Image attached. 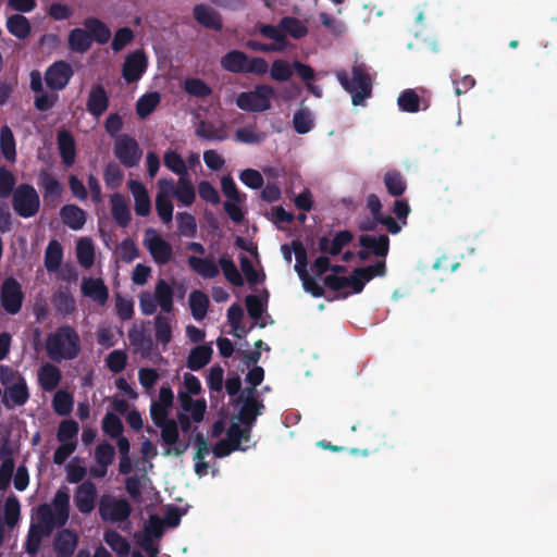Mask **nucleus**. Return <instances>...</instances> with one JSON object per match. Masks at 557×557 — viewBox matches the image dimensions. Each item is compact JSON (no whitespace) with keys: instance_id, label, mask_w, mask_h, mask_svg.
Wrapping results in <instances>:
<instances>
[{"instance_id":"1","label":"nucleus","mask_w":557,"mask_h":557,"mask_svg":"<svg viewBox=\"0 0 557 557\" xmlns=\"http://www.w3.org/2000/svg\"><path fill=\"white\" fill-rule=\"evenodd\" d=\"M47 356L54 362L73 360L81 352V337L71 325H61L48 334L46 339Z\"/></svg>"},{"instance_id":"2","label":"nucleus","mask_w":557,"mask_h":557,"mask_svg":"<svg viewBox=\"0 0 557 557\" xmlns=\"http://www.w3.org/2000/svg\"><path fill=\"white\" fill-rule=\"evenodd\" d=\"M336 78L343 88L351 95V101L355 106L362 104L364 99L372 94V79L363 63L355 62L350 78L347 72L343 70L336 72Z\"/></svg>"},{"instance_id":"3","label":"nucleus","mask_w":557,"mask_h":557,"mask_svg":"<svg viewBox=\"0 0 557 557\" xmlns=\"http://www.w3.org/2000/svg\"><path fill=\"white\" fill-rule=\"evenodd\" d=\"M160 307L162 314H170L174 310V290L163 278H159L154 292H141L139 295V308L143 314L151 315Z\"/></svg>"},{"instance_id":"4","label":"nucleus","mask_w":557,"mask_h":557,"mask_svg":"<svg viewBox=\"0 0 557 557\" xmlns=\"http://www.w3.org/2000/svg\"><path fill=\"white\" fill-rule=\"evenodd\" d=\"M221 67L233 74L264 75L269 71V64L264 58H249L242 50H230L220 60Z\"/></svg>"},{"instance_id":"5","label":"nucleus","mask_w":557,"mask_h":557,"mask_svg":"<svg viewBox=\"0 0 557 557\" xmlns=\"http://www.w3.org/2000/svg\"><path fill=\"white\" fill-rule=\"evenodd\" d=\"M12 208L20 218L35 216L40 210V197L36 188L28 183L17 185L12 195Z\"/></svg>"},{"instance_id":"6","label":"nucleus","mask_w":557,"mask_h":557,"mask_svg":"<svg viewBox=\"0 0 557 557\" xmlns=\"http://www.w3.org/2000/svg\"><path fill=\"white\" fill-rule=\"evenodd\" d=\"M275 89L267 84L257 85L251 91H243L236 98L239 109L247 112H264L271 108Z\"/></svg>"},{"instance_id":"7","label":"nucleus","mask_w":557,"mask_h":557,"mask_svg":"<svg viewBox=\"0 0 557 557\" xmlns=\"http://www.w3.org/2000/svg\"><path fill=\"white\" fill-rule=\"evenodd\" d=\"M132 506L125 498L102 495L99 502V515L107 522H123L129 518Z\"/></svg>"},{"instance_id":"8","label":"nucleus","mask_w":557,"mask_h":557,"mask_svg":"<svg viewBox=\"0 0 557 557\" xmlns=\"http://www.w3.org/2000/svg\"><path fill=\"white\" fill-rule=\"evenodd\" d=\"M258 29L263 37L272 39L273 42L263 44L257 40H248L246 47L250 50L260 52H282L287 48V38L280 28L271 24H261Z\"/></svg>"},{"instance_id":"9","label":"nucleus","mask_w":557,"mask_h":557,"mask_svg":"<svg viewBox=\"0 0 557 557\" xmlns=\"http://www.w3.org/2000/svg\"><path fill=\"white\" fill-rule=\"evenodd\" d=\"M114 156L125 168H135L140 162L143 151L137 140L127 135H120L114 144Z\"/></svg>"},{"instance_id":"10","label":"nucleus","mask_w":557,"mask_h":557,"mask_svg":"<svg viewBox=\"0 0 557 557\" xmlns=\"http://www.w3.org/2000/svg\"><path fill=\"white\" fill-rule=\"evenodd\" d=\"M24 298L22 286L16 278L10 276L2 282L0 302L7 313L17 314L22 309Z\"/></svg>"},{"instance_id":"11","label":"nucleus","mask_w":557,"mask_h":557,"mask_svg":"<svg viewBox=\"0 0 557 557\" xmlns=\"http://www.w3.org/2000/svg\"><path fill=\"white\" fill-rule=\"evenodd\" d=\"M148 67V58L143 49H137L125 57L122 77L127 84L137 83Z\"/></svg>"},{"instance_id":"12","label":"nucleus","mask_w":557,"mask_h":557,"mask_svg":"<svg viewBox=\"0 0 557 557\" xmlns=\"http://www.w3.org/2000/svg\"><path fill=\"white\" fill-rule=\"evenodd\" d=\"M73 74L71 64L63 60L55 61L46 70L45 82L51 90L60 91L67 86Z\"/></svg>"},{"instance_id":"13","label":"nucleus","mask_w":557,"mask_h":557,"mask_svg":"<svg viewBox=\"0 0 557 557\" xmlns=\"http://www.w3.org/2000/svg\"><path fill=\"white\" fill-rule=\"evenodd\" d=\"M144 243L156 263L161 265L169 263L173 255L172 246L154 230L146 231Z\"/></svg>"},{"instance_id":"14","label":"nucleus","mask_w":557,"mask_h":557,"mask_svg":"<svg viewBox=\"0 0 557 557\" xmlns=\"http://www.w3.org/2000/svg\"><path fill=\"white\" fill-rule=\"evenodd\" d=\"M367 275L357 273V269H355L348 277L339 276V275H326L323 280L324 285L334 290L339 292L346 287H351L352 293L359 294L363 290L366 283L369 280H364Z\"/></svg>"},{"instance_id":"15","label":"nucleus","mask_w":557,"mask_h":557,"mask_svg":"<svg viewBox=\"0 0 557 557\" xmlns=\"http://www.w3.org/2000/svg\"><path fill=\"white\" fill-rule=\"evenodd\" d=\"M98 492L96 484L90 481L82 482L74 493V504L81 513L88 515L96 507Z\"/></svg>"},{"instance_id":"16","label":"nucleus","mask_w":557,"mask_h":557,"mask_svg":"<svg viewBox=\"0 0 557 557\" xmlns=\"http://www.w3.org/2000/svg\"><path fill=\"white\" fill-rule=\"evenodd\" d=\"M38 185L42 189L46 206L55 208L63 194V185L50 173L42 171L38 177Z\"/></svg>"},{"instance_id":"17","label":"nucleus","mask_w":557,"mask_h":557,"mask_svg":"<svg viewBox=\"0 0 557 557\" xmlns=\"http://www.w3.org/2000/svg\"><path fill=\"white\" fill-rule=\"evenodd\" d=\"M354 235L350 231H339L331 240L327 236H321L318 240V249L321 253L337 256L343 248L351 243Z\"/></svg>"},{"instance_id":"18","label":"nucleus","mask_w":557,"mask_h":557,"mask_svg":"<svg viewBox=\"0 0 557 557\" xmlns=\"http://www.w3.org/2000/svg\"><path fill=\"white\" fill-rule=\"evenodd\" d=\"M195 21L205 28L221 32L223 21L221 14L207 4H196L193 9Z\"/></svg>"},{"instance_id":"19","label":"nucleus","mask_w":557,"mask_h":557,"mask_svg":"<svg viewBox=\"0 0 557 557\" xmlns=\"http://www.w3.org/2000/svg\"><path fill=\"white\" fill-rule=\"evenodd\" d=\"M57 145L64 166H72L76 159V143L72 133L66 129L59 131L57 134Z\"/></svg>"},{"instance_id":"20","label":"nucleus","mask_w":557,"mask_h":557,"mask_svg":"<svg viewBox=\"0 0 557 557\" xmlns=\"http://www.w3.org/2000/svg\"><path fill=\"white\" fill-rule=\"evenodd\" d=\"M77 544V534L70 529H62L54 536L53 549L58 557H72Z\"/></svg>"},{"instance_id":"21","label":"nucleus","mask_w":557,"mask_h":557,"mask_svg":"<svg viewBox=\"0 0 557 557\" xmlns=\"http://www.w3.org/2000/svg\"><path fill=\"white\" fill-rule=\"evenodd\" d=\"M28 398L29 392L26 381L23 376H18L15 383L7 387L2 403L7 408L11 409L14 406H24Z\"/></svg>"},{"instance_id":"22","label":"nucleus","mask_w":557,"mask_h":557,"mask_svg":"<svg viewBox=\"0 0 557 557\" xmlns=\"http://www.w3.org/2000/svg\"><path fill=\"white\" fill-rule=\"evenodd\" d=\"M109 96L101 84L91 87L87 99V111L95 117L101 116L109 108Z\"/></svg>"},{"instance_id":"23","label":"nucleus","mask_w":557,"mask_h":557,"mask_svg":"<svg viewBox=\"0 0 557 557\" xmlns=\"http://www.w3.org/2000/svg\"><path fill=\"white\" fill-rule=\"evenodd\" d=\"M81 289L85 297L97 301L99 305H104L108 301L109 289L101 278L85 277Z\"/></svg>"},{"instance_id":"24","label":"nucleus","mask_w":557,"mask_h":557,"mask_svg":"<svg viewBox=\"0 0 557 557\" xmlns=\"http://www.w3.org/2000/svg\"><path fill=\"white\" fill-rule=\"evenodd\" d=\"M128 188L135 200V213L139 216L148 215L151 210V201L144 184L138 181L131 180L128 182Z\"/></svg>"},{"instance_id":"25","label":"nucleus","mask_w":557,"mask_h":557,"mask_svg":"<svg viewBox=\"0 0 557 557\" xmlns=\"http://www.w3.org/2000/svg\"><path fill=\"white\" fill-rule=\"evenodd\" d=\"M110 205L115 223L121 227H126L132 220V214L125 197L117 193L113 194L110 197Z\"/></svg>"},{"instance_id":"26","label":"nucleus","mask_w":557,"mask_h":557,"mask_svg":"<svg viewBox=\"0 0 557 557\" xmlns=\"http://www.w3.org/2000/svg\"><path fill=\"white\" fill-rule=\"evenodd\" d=\"M359 245L379 258H385L389 251V238L385 234L380 236L361 235Z\"/></svg>"},{"instance_id":"27","label":"nucleus","mask_w":557,"mask_h":557,"mask_svg":"<svg viewBox=\"0 0 557 557\" xmlns=\"http://www.w3.org/2000/svg\"><path fill=\"white\" fill-rule=\"evenodd\" d=\"M62 373L60 369L49 362L44 363L38 370V383L45 392L54 391L60 384Z\"/></svg>"},{"instance_id":"28","label":"nucleus","mask_w":557,"mask_h":557,"mask_svg":"<svg viewBox=\"0 0 557 557\" xmlns=\"http://www.w3.org/2000/svg\"><path fill=\"white\" fill-rule=\"evenodd\" d=\"M212 354L213 350L209 344L198 345L189 351L186 367L191 371H199L211 361Z\"/></svg>"},{"instance_id":"29","label":"nucleus","mask_w":557,"mask_h":557,"mask_svg":"<svg viewBox=\"0 0 557 557\" xmlns=\"http://www.w3.org/2000/svg\"><path fill=\"white\" fill-rule=\"evenodd\" d=\"M62 222L71 230H82L86 223V212L76 205H64L60 210Z\"/></svg>"},{"instance_id":"30","label":"nucleus","mask_w":557,"mask_h":557,"mask_svg":"<svg viewBox=\"0 0 557 557\" xmlns=\"http://www.w3.org/2000/svg\"><path fill=\"white\" fill-rule=\"evenodd\" d=\"M83 25L90 34L91 42L96 41L99 45H106L110 40L112 35L111 29L101 20L94 16L86 17Z\"/></svg>"},{"instance_id":"31","label":"nucleus","mask_w":557,"mask_h":557,"mask_svg":"<svg viewBox=\"0 0 557 557\" xmlns=\"http://www.w3.org/2000/svg\"><path fill=\"white\" fill-rule=\"evenodd\" d=\"M178 400L184 412H189L194 422L199 423L203 420L206 412V401L203 399L194 400L188 393H178Z\"/></svg>"},{"instance_id":"32","label":"nucleus","mask_w":557,"mask_h":557,"mask_svg":"<svg viewBox=\"0 0 557 557\" xmlns=\"http://www.w3.org/2000/svg\"><path fill=\"white\" fill-rule=\"evenodd\" d=\"M91 37L87 29L74 28L70 32L67 38L69 49L76 53H85L91 48Z\"/></svg>"},{"instance_id":"33","label":"nucleus","mask_w":557,"mask_h":557,"mask_svg":"<svg viewBox=\"0 0 557 557\" xmlns=\"http://www.w3.org/2000/svg\"><path fill=\"white\" fill-rule=\"evenodd\" d=\"M53 306L58 313L70 315L76 311V301L69 288L59 289L52 297Z\"/></svg>"},{"instance_id":"34","label":"nucleus","mask_w":557,"mask_h":557,"mask_svg":"<svg viewBox=\"0 0 557 557\" xmlns=\"http://www.w3.org/2000/svg\"><path fill=\"white\" fill-rule=\"evenodd\" d=\"M62 259V245L55 239L50 240L45 251V267L47 271L50 273L57 272L61 268Z\"/></svg>"},{"instance_id":"35","label":"nucleus","mask_w":557,"mask_h":557,"mask_svg":"<svg viewBox=\"0 0 557 557\" xmlns=\"http://www.w3.org/2000/svg\"><path fill=\"white\" fill-rule=\"evenodd\" d=\"M188 264L197 274L205 278H214L219 275V268L214 261L208 258H200L190 256L188 258Z\"/></svg>"},{"instance_id":"36","label":"nucleus","mask_w":557,"mask_h":557,"mask_svg":"<svg viewBox=\"0 0 557 557\" xmlns=\"http://www.w3.org/2000/svg\"><path fill=\"white\" fill-rule=\"evenodd\" d=\"M242 404L237 418L243 424L250 429L257 417L261 414L264 406L262 401L251 399Z\"/></svg>"},{"instance_id":"37","label":"nucleus","mask_w":557,"mask_h":557,"mask_svg":"<svg viewBox=\"0 0 557 557\" xmlns=\"http://www.w3.org/2000/svg\"><path fill=\"white\" fill-rule=\"evenodd\" d=\"M7 28L11 35L18 39H25L32 33L29 21L22 14L9 16L7 20Z\"/></svg>"},{"instance_id":"38","label":"nucleus","mask_w":557,"mask_h":557,"mask_svg":"<svg viewBox=\"0 0 557 557\" xmlns=\"http://www.w3.org/2000/svg\"><path fill=\"white\" fill-rule=\"evenodd\" d=\"M104 542L119 557H127L131 552L129 542L115 530H107L103 534Z\"/></svg>"},{"instance_id":"39","label":"nucleus","mask_w":557,"mask_h":557,"mask_svg":"<svg viewBox=\"0 0 557 557\" xmlns=\"http://www.w3.org/2000/svg\"><path fill=\"white\" fill-rule=\"evenodd\" d=\"M209 297L202 290H193L189 295V307L193 317L200 321L202 320L208 311Z\"/></svg>"},{"instance_id":"40","label":"nucleus","mask_w":557,"mask_h":557,"mask_svg":"<svg viewBox=\"0 0 557 557\" xmlns=\"http://www.w3.org/2000/svg\"><path fill=\"white\" fill-rule=\"evenodd\" d=\"M283 34L290 35L295 39L304 38L308 34L307 26L298 18L293 16H285L280 21L278 26Z\"/></svg>"},{"instance_id":"41","label":"nucleus","mask_w":557,"mask_h":557,"mask_svg":"<svg viewBox=\"0 0 557 557\" xmlns=\"http://www.w3.org/2000/svg\"><path fill=\"white\" fill-rule=\"evenodd\" d=\"M161 101V96L157 91L148 92L139 97L136 102V113L140 119L150 115Z\"/></svg>"},{"instance_id":"42","label":"nucleus","mask_w":557,"mask_h":557,"mask_svg":"<svg viewBox=\"0 0 557 557\" xmlns=\"http://www.w3.org/2000/svg\"><path fill=\"white\" fill-rule=\"evenodd\" d=\"M76 257L78 263L85 268L89 269L92 267L95 261V249L90 238L83 237L76 244Z\"/></svg>"},{"instance_id":"43","label":"nucleus","mask_w":557,"mask_h":557,"mask_svg":"<svg viewBox=\"0 0 557 557\" xmlns=\"http://www.w3.org/2000/svg\"><path fill=\"white\" fill-rule=\"evenodd\" d=\"M196 135L207 140L223 141L227 138V134L223 127H215L212 123L200 121L195 131Z\"/></svg>"},{"instance_id":"44","label":"nucleus","mask_w":557,"mask_h":557,"mask_svg":"<svg viewBox=\"0 0 557 557\" xmlns=\"http://www.w3.org/2000/svg\"><path fill=\"white\" fill-rule=\"evenodd\" d=\"M0 149L9 162H14L16 159L15 139L11 128L7 125L2 126L0 131Z\"/></svg>"},{"instance_id":"45","label":"nucleus","mask_w":557,"mask_h":557,"mask_svg":"<svg viewBox=\"0 0 557 557\" xmlns=\"http://www.w3.org/2000/svg\"><path fill=\"white\" fill-rule=\"evenodd\" d=\"M154 336L158 343L168 345L172 341V327L170 319L162 313H159L154 318Z\"/></svg>"},{"instance_id":"46","label":"nucleus","mask_w":557,"mask_h":557,"mask_svg":"<svg viewBox=\"0 0 557 557\" xmlns=\"http://www.w3.org/2000/svg\"><path fill=\"white\" fill-rule=\"evenodd\" d=\"M219 264L227 282L236 287L244 285V278L231 258L226 256L220 257Z\"/></svg>"},{"instance_id":"47","label":"nucleus","mask_w":557,"mask_h":557,"mask_svg":"<svg viewBox=\"0 0 557 557\" xmlns=\"http://www.w3.org/2000/svg\"><path fill=\"white\" fill-rule=\"evenodd\" d=\"M421 98L414 89H405L397 99L399 109L404 112L416 113L420 110Z\"/></svg>"},{"instance_id":"48","label":"nucleus","mask_w":557,"mask_h":557,"mask_svg":"<svg viewBox=\"0 0 557 557\" xmlns=\"http://www.w3.org/2000/svg\"><path fill=\"white\" fill-rule=\"evenodd\" d=\"M73 396L66 391H58L52 399V407L57 414L69 416L73 409Z\"/></svg>"},{"instance_id":"49","label":"nucleus","mask_w":557,"mask_h":557,"mask_svg":"<svg viewBox=\"0 0 557 557\" xmlns=\"http://www.w3.org/2000/svg\"><path fill=\"white\" fill-rule=\"evenodd\" d=\"M50 534L46 533V530L32 524L24 545L26 553L35 556L39 552L42 539Z\"/></svg>"},{"instance_id":"50","label":"nucleus","mask_w":557,"mask_h":557,"mask_svg":"<svg viewBox=\"0 0 557 557\" xmlns=\"http://www.w3.org/2000/svg\"><path fill=\"white\" fill-rule=\"evenodd\" d=\"M384 184L389 195L401 196L406 190V182L403 175L396 171H389L384 175Z\"/></svg>"},{"instance_id":"51","label":"nucleus","mask_w":557,"mask_h":557,"mask_svg":"<svg viewBox=\"0 0 557 557\" xmlns=\"http://www.w3.org/2000/svg\"><path fill=\"white\" fill-rule=\"evenodd\" d=\"M37 523L34 524L40 529L46 530V533H51L55 528L54 513L50 505L41 504L37 508Z\"/></svg>"},{"instance_id":"52","label":"nucleus","mask_w":557,"mask_h":557,"mask_svg":"<svg viewBox=\"0 0 557 557\" xmlns=\"http://www.w3.org/2000/svg\"><path fill=\"white\" fill-rule=\"evenodd\" d=\"M177 228L182 236L195 237L197 234V223L193 214L188 212H178L176 214Z\"/></svg>"},{"instance_id":"53","label":"nucleus","mask_w":557,"mask_h":557,"mask_svg":"<svg viewBox=\"0 0 557 557\" xmlns=\"http://www.w3.org/2000/svg\"><path fill=\"white\" fill-rule=\"evenodd\" d=\"M128 339L134 347L141 350L150 351L152 348V339L149 335L146 334L144 327H137L134 325L128 331Z\"/></svg>"},{"instance_id":"54","label":"nucleus","mask_w":557,"mask_h":557,"mask_svg":"<svg viewBox=\"0 0 557 557\" xmlns=\"http://www.w3.org/2000/svg\"><path fill=\"white\" fill-rule=\"evenodd\" d=\"M184 89L188 95L197 98H207L212 94L211 87L200 78H187Z\"/></svg>"},{"instance_id":"55","label":"nucleus","mask_w":557,"mask_h":557,"mask_svg":"<svg viewBox=\"0 0 557 557\" xmlns=\"http://www.w3.org/2000/svg\"><path fill=\"white\" fill-rule=\"evenodd\" d=\"M176 199L185 206H190L195 201V188L190 181L181 177L174 191Z\"/></svg>"},{"instance_id":"56","label":"nucleus","mask_w":557,"mask_h":557,"mask_svg":"<svg viewBox=\"0 0 557 557\" xmlns=\"http://www.w3.org/2000/svg\"><path fill=\"white\" fill-rule=\"evenodd\" d=\"M156 210L163 223H170L173 219V203L170 197L160 191L156 197Z\"/></svg>"},{"instance_id":"57","label":"nucleus","mask_w":557,"mask_h":557,"mask_svg":"<svg viewBox=\"0 0 557 557\" xmlns=\"http://www.w3.org/2000/svg\"><path fill=\"white\" fill-rule=\"evenodd\" d=\"M292 248L295 253L296 258V264H295V271L298 273L300 278H304V276L309 275L307 271L308 265V258H307V250L301 242L299 240H293L292 242Z\"/></svg>"},{"instance_id":"58","label":"nucleus","mask_w":557,"mask_h":557,"mask_svg":"<svg viewBox=\"0 0 557 557\" xmlns=\"http://www.w3.org/2000/svg\"><path fill=\"white\" fill-rule=\"evenodd\" d=\"M164 165L173 173L182 177L187 174V168L184 159L174 150H168L163 157Z\"/></svg>"},{"instance_id":"59","label":"nucleus","mask_w":557,"mask_h":557,"mask_svg":"<svg viewBox=\"0 0 557 557\" xmlns=\"http://www.w3.org/2000/svg\"><path fill=\"white\" fill-rule=\"evenodd\" d=\"M78 430L79 425L75 420H63L59 424L57 438L61 443L75 442L74 438L77 436Z\"/></svg>"},{"instance_id":"60","label":"nucleus","mask_w":557,"mask_h":557,"mask_svg":"<svg viewBox=\"0 0 557 557\" xmlns=\"http://www.w3.org/2000/svg\"><path fill=\"white\" fill-rule=\"evenodd\" d=\"M103 432L112 438L122 435L124 426L122 420L113 412H107L102 420Z\"/></svg>"},{"instance_id":"61","label":"nucleus","mask_w":557,"mask_h":557,"mask_svg":"<svg viewBox=\"0 0 557 557\" xmlns=\"http://www.w3.org/2000/svg\"><path fill=\"white\" fill-rule=\"evenodd\" d=\"M115 450L114 447L103 442L97 445L95 449V459L98 466L108 468L114 460Z\"/></svg>"},{"instance_id":"62","label":"nucleus","mask_w":557,"mask_h":557,"mask_svg":"<svg viewBox=\"0 0 557 557\" xmlns=\"http://www.w3.org/2000/svg\"><path fill=\"white\" fill-rule=\"evenodd\" d=\"M270 76L276 82H286L293 76V67L287 61L277 59L271 65Z\"/></svg>"},{"instance_id":"63","label":"nucleus","mask_w":557,"mask_h":557,"mask_svg":"<svg viewBox=\"0 0 557 557\" xmlns=\"http://www.w3.org/2000/svg\"><path fill=\"white\" fill-rule=\"evenodd\" d=\"M20 513L21 505L18 498L13 494L8 496L4 503V518L7 524L13 527L20 518Z\"/></svg>"},{"instance_id":"64","label":"nucleus","mask_w":557,"mask_h":557,"mask_svg":"<svg viewBox=\"0 0 557 557\" xmlns=\"http://www.w3.org/2000/svg\"><path fill=\"white\" fill-rule=\"evenodd\" d=\"M135 35L131 27L124 26L119 28L113 37L111 48L114 52L122 51L127 45H129Z\"/></svg>"}]
</instances>
